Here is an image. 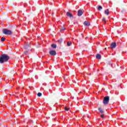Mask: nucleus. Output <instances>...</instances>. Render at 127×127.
<instances>
[{"instance_id": "obj_9", "label": "nucleus", "mask_w": 127, "mask_h": 127, "mask_svg": "<svg viewBox=\"0 0 127 127\" xmlns=\"http://www.w3.org/2000/svg\"><path fill=\"white\" fill-rule=\"evenodd\" d=\"M102 22L104 23V24H106L107 23V20H106V18L103 17L102 18Z\"/></svg>"}, {"instance_id": "obj_10", "label": "nucleus", "mask_w": 127, "mask_h": 127, "mask_svg": "<svg viewBox=\"0 0 127 127\" xmlns=\"http://www.w3.org/2000/svg\"><path fill=\"white\" fill-rule=\"evenodd\" d=\"M98 111H99V112H100V113H101V114H104V111L103 110L102 108L99 107L98 108Z\"/></svg>"}, {"instance_id": "obj_7", "label": "nucleus", "mask_w": 127, "mask_h": 127, "mask_svg": "<svg viewBox=\"0 0 127 127\" xmlns=\"http://www.w3.org/2000/svg\"><path fill=\"white\" fill-rule=\"evenodd\" d=\"M66 16H68V17H73V14L69 12H66Z\"/></svg>"}, {"instance_id": "obj_22", "label": "nucleus", "mask_w": 127, "mask_h": 127, "mask_svg": "<svg viewBox=\"0 0 127 127\" xmlns=\"http://www.w3.org/2000/svg\"><path fill=\"white\" fill-rule=\"evenodd\" d=\"M16 98H18V96H16Z\"/></svg>"}, {"instance_id": "obj_17", "label": "nucleus", "mask_w": 127, "mask_h": 127, "mask_svg": "<svg viewBox=\"0 0 127 127\" xmlns=\"http://www.w3.org/2000/svg\"><path fill=\"white\" fill-rule=\"evenodd\" d=\"M4 40H5V38H4V37H2V38H1V41L2 42H3V41H4Z\"/></svg>"}, {"instance_id": "obj_5", "label": "nucleus", "mask_w": 127, "mask_h": 127, "mask_svg": "<svg viewBox=\"0 0 127 127\" xmlns=\"http://www.w3.org/2000/svg\"><path fill=\"white\" fill-rule=\"evenodd\" d=\"M50 55H52V56H55L56 55V51L54 50H51L49 52Z\"/></svg>"}, {"instance_id": "obj_6", "label": "nucleus", "mask_w": 127, "mask_h": 127, "mask_svg": "<svg viewBox=\"0 0 127 127\" xmlns=\"http://www.w3.org/2000/svg\"><path fill=\"white\" fill-rule=\"evenodd\" d=\"M82 14H83V11H82V10L79 9L78 11V16H81V15H82Z\"/></svg>"}, {"instance_id": "obj_2", "label": "nucleus", "mask_w": 127, "mask_h": 127, "mask_svg": "<svg viewBox=\"0 0 127 127\" xmlns=\"http://www.w3.org/2000/svg\"><path fill=\"white\" fill-rule=\"evenodd\" d=\"M2 32L6 35H10L11 34H12V32H11L10 30H7L6 29H3L2 30Z\"/></svg>"}, {"instance_id": "obj_3", "label": "nucleus", "mask_w": 127, "mask_h": 127, "mask_svg": "<svg viewBox=\"0 0 127 127\" xmlns=\"http://www.w3.org/2000/svg\"><path fill=\"white\" fill-rule=\"evenodd\" d=\"M110 101V97L109 96H105L103 99V104L104 105H108Z\"/></svg>"}, {"instance_id": "obj_4", "label": "nucleus", "mask_w": 127, "mask_h": 127, "mask_svg": "<svg viewBox=\"0 0 127 127\" xmlns=\"http://www.w3.org/2000/svg\"><path fill=\"white\" fill-rule=\"evenodd\" d=\"M116 47H117V43L116 42L112 43V44H111V46H110V47L112 49L116 48Z\"/></svg>"}, {"instance_id": "obj_21", "label": "nucleus", "mask_w": 127, "mask_h": 127, "mask_svg": "<svg viewBox=\"0 0 127 127\" xmlns=\"http://www.w3.org/2000/svg\"><path fill=\"white\" fill-rule=\"evenodd\" d=\"M64 29H65V28L63 29V30H64Z\"/></svg>"}, {"instance_id": "obj_16", "label": "nucleus", "mask_w": 127, "mask_h": 127, "mask_svg": "<svg viewBox=\"0 0 127 127\" xmlns=\"http://www.w3.org/2000/svg\"><path fill=\"white\" fill-rule=\"evenodd\" d=\"M101 118H102V119H104L105 118V115L104 114V113L101 114V115H100Z\"/></svg>"}, {"instance_id": "obj_15", "label": "nucleus", "mask_w": 127, "mask_h": 127, "mask_svg": "<svg viewBox=\"0 0 127 127\" xmlns=\"http://www.w3.org/2000/svg\"><path fill=\"white\" fill-rule=\"evenodd\" d=\"M98 9V10H101V9H103V7H102V6H99Z\"/></svg>"}, {"instance_id": "obj_19", "label": "nucleus", "mask_w": 127, "mask_h": 127, "mask_svg": "<svg viewBox=\"0 0 127 127\" xmlns=\"http://www.w3.org/2000/svg\"><path fill=\"white\" fill-rule=\"evenodd\" d=\"M64 110H65V111H69V110H70V108H67V107H64Z\"/></svg>"}, {"instance_id": "obj_11", "label": "nucleus", "mask_w": 127, "mask_h": 127, "mask_svg": "<svg viewBox=\"0 0 127 127\" xmlns=\"http://www.w3.org/2000/svg\"><path fill=\"white\" fill-rule=\"evenodd\" d=\"M105 14H107V15H109L110 14V11H109V9H107L105 11Z\"/></svg>"}, {"instance_id": "obj_20", "label": "nucleus", "mask_w": 127, "mask_h": 127, "mask_svg": "<svg viewBox=\"0 0 127 127\" xmlns=\"http://www.w3.org/2000/svg\"><path fill=\"white\" fill-rule=\"evenodd\" d=\"M24 54L26 55V54H27L28 52H24Z\"/></svg>"}, {"instance_id": "obj_14", "label": "nucleus", "mask_w": 127, "mask_h": 127, "mask_svg": "<svg viewBox=\"0 0 127 127\" xmlns=\"http://www.w3.org/2000/svg\"><path fill=\"white\" fill-rule=\"evenodd\" d=\"M70 45H72V42H67V46H70Z\"/></svg>"}, {"instance_id": "obj_8", "label": "nucleus", "mask_w": 127, "mask_h": 127, "mask_svg": "<svg viewBox=\"0 0 127 127\" xmlns=\"http://www.w3.org/2000/svg\"><path fill=\"white\" fill-rule=\"evenodd\" d=\"M84 24L85 25V26H90V22H89L88 21H85L84 22Z\"/></svg>"}, {"instance_id": "obj_1", "label": "nucleus", "mask_w": 127, "mask_h": 127, "mask_svg": "<svg viewBox=\"0 0 127 127\" xmlns=\"http://www.w3.org/2000/svg\"><path fill=\"white\" fill-rule=\"evenodd\" d=\"M9 60V56L7 55L2 54L0 57V63L2 64L4 63V62H7Z\"/></svg>"}, {"instance_id": "obj_13", "label": "nucleus", "mask_w": 127, "mask_h": 127, "mask_svg": "<svg viewBox=\"0 0 127 127\" xmlns=\"http://www.w3.org/2000/svg\"><path fill=\"white\" fill-rule=\"evenodd\" d=\"M96 58H97V59H101V55H100V54H97V55H96Z\"/></svg>"}, {"instance_id": "obj_18", "label": "nucleus", "mask_w": 127, "mask_h": 127, "mask_svg": "<svg viewBox=\"0 0 127 127\" xmlns=\"http://www.w3.org/2000/svg\"><path fill=\"white\" fill-rule=\"evenodd\" d=\"M37 95L38 97H41V96H42V93L39 92Z\"/></svg>"}, {"instance_id": "obj_12", "label": "nucleus", "mask_w": 127, "mask_h": 127, "mask_svg": "<svg viewBox=\"0 0 127 127\" xmlns=\"http://www.w3.org/2000/svg\"><path fill=\"white\" fill-rule=\"evenodd\" d=\"M51 47L52 48H54V49H55V48L57 47V46L56 45V44H53L51 45Z\"/></svg>"}]
</instances>
